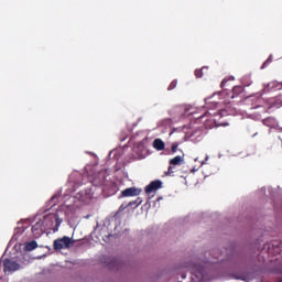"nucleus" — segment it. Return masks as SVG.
Listing matches in <instances>:
<instances>
[{"instance_id": "nucleus-1", "label": "nucleus", "mask_w": 282, "mask_h": 282, "mask_svg": "<svg viewBox=\"0 0 282 282\" xmlns=\"http://www.w3.org/2000/svg\"><path fill=\"white\" fill-rule=\"evenodd\" d=\"M99 177H101V182L98 183L99 186H102L104 193H108L109 195H113L116 191H118V185H116L113 182L108 181L105 178V174H99Z\"/></svg>"}, {"instance_id": "nucleus-2", "label": "nucleus", "mask_w": 282, "mask_h": 282, "mask_svg": "<svg viewBox=\"0 0 282 282\" xmlns=\"http://www.w3.org/2000/svg\"><path fill=\"white\" fill-rule=\"evenodd\" d=\"M72 243H74V241H72V238L64 236L63 238L54 240L53 248L54 250H67V248H69Z\"/></svg>"}, {"instance_id": "nucleus-3", "label": "nucleus", "mask_w": 282, "mask_h": 282, "mask_svg": "<svg viewBox=\"0 0 282 282\" xmlns=\"http://www.w3.org/2000/svg\"><path fill=\"white\" fill-rule=\"evenodd\" d=\"M3 268H4V272H17L20 265L19 263H17V261H12L7 258L3 260Z\"/></svg>"}, {"instance_id": "nucleus-4", "label": "nucleus", "mask_w": 282, "mask_h": 282, "mask_svg": "<svg viewBox=\"0 0 282 282\" xmlns=\"http://www.w3.org/2000/svg\"><path fill=\"white\" fill-rule=\"evenodd\" d=\"M32 234L35 239L43 236L45 228L43 227V221H37L32 226Z\"/></svg>"}, {"instance_id": "nucleus-5", "label": "nucleus", "mask_w": 282, "mask_h": 282, "mask_svg": "<svg viewBox=\"0 0 282 282\" xmlns=\"http://www.w3.org/2000/svg\"><path fill=\"white\" fill-rule=\"evenodd\" d=\"M142 189L138 187H128L121 192V197H138Z\"/></svg>"}, {"instance_id": "nucleus-6", "label": "nucleus", "mask_w": 282, "mask_h": 282, "mask_svg": "<svg viewBox=\"0 0 282 282\" xmlns=\"http://www.w3.org/2000/svg\"><path fill=\"white\" fill-rule=\"evenodd\" d=\"M160 188H162V181H160V180L152 181L145 187V193H147V195H151V193H155V191H160Z\"/></svg>"}, {"instance_id": "nucleus-7", "label": "nucleus", "mask_w": 282, "mask_h": 282, "mask_svg": "<svg viewBox=\"0 0 282 282\" xmlns=\"http://www.w3.org/2000/svg\"><path fill=\"white\" fill-rule=\"evenodd\" d=\"M39 248V243L36 240L29 241L24 245V250L26 252H32V250H36Z\"/></svg>"}, {"instance_id": "nucleus-8", "label": "nucleus", "mask_w": 282, "mask_h": 282, "mask_svg": "<svg viewBox=\"0 0 282 282\" xmlns=\"http://www.w3.org/2000/svg\"><path fill=\"white\" fill-rule=\"evenodd\" d=\"M153 147L156 149V151H164V147H166V144L164 141H162V139H155L153 141Z\"/></svg>"}, {"instance_id": "nucleus-9", "label": "nucleus", "mask_w": 282, "mask_h": 282, "mask_svg": "<svg viewBox=\"0 0 282 282\" xmlns=\"http://www.w3.org/2000/svg\"><path fill=\"white\" fill-rule=\"evenodd\" d=\"M184 162V158L181 155H177L173 159L170 160V165L171 166H180Z\"/></svg>"}, {"instance_id": "nucleus-10", "label": "nucleus", "mask_w": 282, "mask_h": 282, "mask_svg": "<svg viewBox=\"0 0 282 282\" xmlns=\"http://www.w3.org/2000/svg\"><path fill=\"white\" fill-rule=\"evenodd\" d=\"M241 94H243V86H235L232 88L231 98H237L238 96H241Z\"/></svg>"}, {"instance_id": "nucleus-11", "label": "nucleus", "mask_w": 282, "mask_h": 282, "mask_svg": "<svg viewBox=\"0 0 282 282\" xmlns=\"http://www.w3.org/2000/svg\"><path fill=\"white\" fill-rule=\"evenodd\" d=\"M212 256L214 259H217L218 261H224V258H221V253H220L219 249L213 250Z\"/></svg>"}, {"instance_id": "nucleus-12", "label": "nucleus", "mask_w": 282, "mask_h": 282, "mask_svg": "<svg viewBox=\"0 0 282 282\" xmlns=\"http://www.w3.org/2000/svg\"><path fill=\"white\" fill-rule=\"evenodd\" d=\"M140 204H142V198L139 197L135 200L128 203L127 206H128V208L131 206H134V208H138V206H140Z\"/></svg>"}, {"instance_id": "nucleus-13", "label": "nucleus", "mask_w": 282, "mask_h": 282, "mask_svg": "<svg viewBox=\"0 0 282 282\" xmlns=\"http://www.w3.org/2000/svg\"><path fill=\"white\" fill-rule=\"evenodd\" d=\"M165 175H167L169 177H173L175 175V167L174 165H170L167 171L165 172Z\"/></svg>"}, {"instance_id": "nucleus-14", "label": "nucleus", "mask_w": 282, "mask_h": 282, "mask_svg": "<svg viewBox=\"0 0 282 282\" xmlns=\"http://www.w3.org/2000/svg\"><path fill=\"white\" fill-rule=\"evenodd\" d=\"M204 69H208V67H203L200 69L195 70L196 78H203L204 77Z\"/></svg>"}, {"instance_id": "nucleus-15", "label": "nucleus", "mask_w": 282, "mask_h": 282, "mask_svg": "<svg viewBox=\"0 0 282 282\" xmlns=\"http://www.w3.org/2000/svg\"><path fill=\"white\" fill-rule=\"evenodd\" d=\"M272 63V55H269L267 61L262 64L261 69H265Z\"/></svg>"}, {"instance_id": "nucleus-16", "label": "nucleus", "mask_w": 282, "mask_h": 282, "mask_svg": "<svg viewBox=\"0 0 282 282\" xmlns=\"http://www.w3.org/2000/svg\"><path fill=\"white\" fill-rule=\"evenodd\" d=\"M177 87V79L171 82L170 86L167 87V91H173Z\"/></svg>"}, {"instance_id": "nucleus-17", "label": "nucleus", "mask_w": 282, "mask_h": 282, "mask_svg": "<svg viewBox=\"0 0 282 282\" xmlns=\"http://www.w3.org/2000/svg\"><path fill=\"white\" fill-rule=\"evenodd\" d=\"M127 208H129V206H127V204H126V205L122 204V205L119 207L118 212H119V213H122L123 210H127Z\"/></svg>"}, {"instance_id": "nucleus-18", "label": "nucleus", "mask_w": 282, "mask_h": 282, "mask_svg": "<svg viewBox=\"0 0 282 282\" xmlns=\"http://www.w3.org/2000/svg\"><path fill=\"white\" fill-rule=\"evenodd\" d=\"M177 143L172 144V153H177Z\"/></svg>"}, {"instance_id": "nucleus-19", "label": "nucleus", "mask_w": 282, "mask_h": 282, "mask_svg": "<svg viewBox=\"0 0 282 282\" xmlns=\"http://www.w3.org/2000/svg\"><path fill=\"white\" fill-rule=\"evenodd\" d=\"M226 83H228V79H223L221 84H220V87L221 89H224V87H226Z\"/></svg>"}, {"instance_id": "nucleus-20", "label": "nucleus", "mask_w": 282, "mask_h": 282, "mask_svg": "<svg viewBox=\"0 0 282 282\" xmlns=\"http://www.w3.org/2000/svg\"><path fill=\"white\" fill-rule=\"evenodd\" d=\"M86 195H89V193L86 191Z\"/></svg>"}, {"instance_id": "nucleus-21", "label": "nucleus", "mask_w": 282, "mask_h": 282, "mask_svg": "<svg viewBox=\"0 0 282 282\" xmlns=\"http://www.w3.org/2000/svg\"><path fill=\"white\" fill-rule=\"evenodd\" d=\"M280 86L282 87V83L280 84Z\"/></svg>"}]
</instances>
